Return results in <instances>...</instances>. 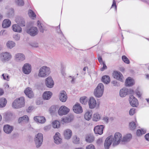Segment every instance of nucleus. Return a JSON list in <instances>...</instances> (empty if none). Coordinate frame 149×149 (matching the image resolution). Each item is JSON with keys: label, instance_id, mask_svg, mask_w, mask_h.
<instances>
[{"label": "nucleus", "instance_id": "2eb2a0df", "mask_svg": "<svg viewBox=\"0 0 149 149\" xmlns=\"http://www.w3.org/2000/svg\"><path fill=\"white\" fill-rule=\"evenodd\" d=\"M15 58L17 61L21 62L23 61L25 59V57L23 54L18 53L15 54Z\"/></svg>", "mask_w": 149, "mask_h": 149}, {"label": "nucleus", "instance_id": "b1692460", "mask_svg": "<svg viewBox=\"0 0 149 149\" xmlns=\"http://www.w3.org/2000/svg\"><path fill=\"white\" fill-rule=\"evenodd\" d=\"M129 93V91L128 88H123L120 91V96L122 97H124L128 95Z\"/></svg>", "mask_w": 149, "mask_h": 149}, {"label": "nucleus", "instance_id": "680f3d73", "mask_svg": "<svg viewBox=\"0 0 149 149\" xmlns=\"http://www.w3.org/2000/svg\"><path fill=\"white\" fill-rule=\"evenodd\" d=\"M13 37L15 40H18L19 39L20 36L18 35H15L13 36Z\"/></svg>", "mask_w": 149, "mask_h": 149}, {"label": "nucleus", "instance_id": "bf43d9fd", "mask_svg": "<svg viewBox=\"0 0 149 149\" xmlns=\"http://www.w3.org/2000/svg\"><path fill=\"white\" fill-rule=\"evenodd\" d=\"M103 120L104 122L107 123L108 122L109 118L107 116H104L103 118Z\"/></svg>", "mask_w": 149, "mask_h": 149}, {"label": "nucleus", "instance_id": "5701e85b", "mask_svg": "<svg viewBox=\"0 0 149 149\" xmlns=\"http://www.w3.org/2000/svg\"><path fill=\"white\" fill-rule=\"evenodd\" d=\"M25 95L29 98H32L34 94L31 88L29 87L27 88L24 91Z\"/></svg>", "mask_w": 149, "mask_h": 149}, {"label": "nucleus", "instance_id": "3c124183", "mask_svg": "<svg viewBox=\"0 0 149 149\" xmlns=\"http://www.w3.org/2000/svg\"><path fill=\"white\" fill-rule=\"evenodd\" d=\"M123 61L126 63L129 64L130 63V61L127 57L125 56H122Z\"/></svg>", "mask_w": 149, "mask_h": 149}, {"label": "nucleus", "instance_id": "c85d7f7f", "mask_svg": "<svg viewBox=\"0 0 149 149\" xmlns=\"http://www.w3.org/2000/svg\"><path fill=\"white\" fill-rule=\"evenodd\" d=\"M29 119L28 116L24 115L19 118L18 119V122L19 123H26L28 122Z\"/></svg>", "mask_w": 149, "mask_h": 149}, {"label": "nucleus", "instance_id": "72a5a7b5", "mask_svg": "<svg viewBox=\"0 0 149 149\" xmlns=\"http://www.w3.org/2000/svg\"><path fill=\"white\" fill-rule=\"evenodd\" d=\"M102 80L103 83L106 84L109 83L110 81V77L109 76L107 75L103 76L102 77Z\"/></svg>", "mask_w": 149, "mask_h": 149}, {"label": "nucleus", "instance_id": "4c0bfd02", "mask_svg": "<svg viewBox=\"0 0 149 149\" xmlns=\"http://www.w3.org/2000/svg\"><path fill=\"white\" fill-rule=\"evenodd\" d=\"M86 140L88 142L91 143L94 140V137L93 135H88L86 136Z\"/></svg>", "mask_w": 149, "mask_h": 149}, {"label": "nucleus", "instance_id": "9b49d317", "mask_svg": "<svg viewBox=\"0 0 149 149\" xmlns=\"http://www.w3.org/2000/svg\"><path fill=\"white\" fill-rule=\"evenodd\" d=\"M63 135L65 139L69 140L70 139L72 136V131L70 129H66L63 131Z\"/></svg>", "mask_w": 149, "mask_h": 149}, {"label": "nucleus", "instance_id": "7ed1b4c3", "mask_svg": "<svg viewBox=\"0 0 149 149\" xmlns=\"http://www.w3.org/2000/svg\"><path fill=\"white\" fill-rule=\"evenodd\" d=\"M50 69L46 66H43L39 69L38 76L40 77H45L50 73Z\"/></svg>", "mask_w": 149, "mask_h": 149}, {"label": "nucleus", "instance_id": "39448f33", "mask_svg": "<svg viewBox=\"0 0 149 149\" xmlns=\"http://www.w3.org/2000/svg\"><path fill=\"white\" fill-rule=\"evenodd\" d=\"M12 57L11 54L8 52H3L0 54V60L3 63L9 61Z\"/></svg>", "mask_w": 149, "mask_h": 149}, {"label": "nucleus", "instance_id": "ea45409f", "mask_svg": "<svg viewBox=\"0 0 149 149\" xmlns=\"http://www.w3.org/2000/svg\"><path fill=\"white\" fill-rule=\"evenodd\" d=\"M52 125L53 128H58L60 125L59 122L57 120H55L52 122Z\"/></svg>", "mask_w": 149, "mask_h": 149}, {"label": "nucleus", "instance_id": "7c9ffc66", "mask_svg": "<svg viewBox=\"0 0 149 149\" xmlns=\"http://www.w3.org/2000/svg\"><path fill=\"white\" fill-rule=\"evenodd\" d=\"M134 80L130 77H128L126 79L125 84L127 86H131L134 84Z\"/></svg>", "mask_w": 149, "mask_h": 149}, {"label": "nucleus", "instance_id": "79ce46f5", "mask_svg": "<svg viewBox=\"0 0 149 149\" xmlns=\"http://www.w3.org/2000/svg\"><path fill=\"white\" fill-rule=\"evenodd\" d=\"M80 102L82 104H86L87 101V99L86 97L84 96L81 97L80 99Z\"/></svg>", "mask_w": 149, "mask_h": 149}, {"label": "nucleus", "instance_id": "37998d69", "mask_svg": "<svg viewBox=\"0 0 149 149\" xmlns=\"http://www.w3.org/2000/svg\"><path fill=\"white\" fill-rule=\"evenodd\" d=\"M146 133V130L144 129L141 130H138L137 131V134L138 136H140L142 134H145Z\"/></svg>", "mask_w": 149, "mask_h": 149}, {"label": "nucleus", "instance_id": "2f4dec72", "mask_svg": "<svg viewBox=\"0 0 149 149\" xmlns=\"http://www.w3.org/2000/svg\"><path fill=\"white\" fill-rule=\"evenodd\" d=\"M92 113L91 111H87L84 114V118L87 120H90L92 118Z\"/></svg>", "mask_w": 149, "mask_h": 149}, {"label": "nucleus", "instance_id": "f03ea898", "mask_svg": "<svg viewBox=\"0 0 149 149\" xmlns=\"http://www.w3.org/2000/svg\"><path fill=\"white\" fill-rule=\"evenodd\" d=\"M24 98L23 97H20L15 100L12 104L13 107L15 109H18L24 106Z\"/></svg>", "mask_w": 149, "mask_h": 149}, {"label": "nucleus", "instance_id": "5fc2aeb1", "mask_svg": "<svg viewBox=\"0 0 149 149\" xmlns=\"http://www.w3.org/2000/svg\"><path fill=\"white\" fill-rule=\"evenodd\" d=\"M86 149H95V146L92 144L87 146Z\"/></svg>", "mask_w": 149, "mask_h": 149}, {"label": "nucleus", "instance_id": "de8ad7c7", "mask_svg": "<svg viewBox=\"0 0 149 149\" xmlns=\"http://www.w3.org/2000/svg\"><path fill=\"white\" fill-rule=\"evenodd\" d=\"M37 26L38 27L40 32L43 33L44 32V29L42 27V24H41L40 22L38 21L37 22Z\"/></svg>", "mask_w": 149, "mask_h": 149}, {"label": "nucleus", "instance_id": "864d4df0", "mask_svg": "<svg viewBox=\"0 0 149 149\" xmlns=\"http://www.w3.org/2000/svg\"><path fill=\"white\" fill-rule=\"evenodd\" d=\"M60 24L58 26L56 27V29L57 32L59 34H60V35L61 36H63V35L62 33V32H61L60 29Z\"/></svg>", "mask_w": 149, "mask_h": 149}, {"label": "nucleus", "instance_id": "f257e3e1", "mask_svg": "<svg viewBox=\"0 0 149 149\" xmlns=\"http://www.w3.org/2000/svg\"><path fill=\"white\" fill-rule=\"evenodd\" d=\"M104 87L102 83L99 84L94 91V94L95 97H100L102 96L103 93Z\"/></svg>", "mask_w": 149, "mask_h": 149}, {"label": "nucleus", "instance_id": "8fccbe9b", "mask_svg": "<svg viewBox=\"0 0 149 149\" xmlns=\"http://www.w3.org/2000/svg\"><path fill=\"white\" fill-rule=\"evenodd\" d=\"M3 79L7 81H9L10 79V77L7 74H3L2 75Z\"/></svg>", "mask_w": 149, "mask_h": 149}, {"label": "nucleus", "instance_id": "338daca9", "mask_svg": "<svg viewBox=\"0 0 149 149\" xmlns=\"http://www.w3.org/2000/svg\"><path fill=\"white\" fill-rule=\"evenodd\" d=\"M145 137L147 140L149 141V133L146 134L145 135Z\"/></svg>", "mask_w": 149, "mask_h": 149}, {"label": "nucleus", "instance_id": "603ef678", "mask_svg": "<svg viewBox=\"0 0 149 149\" xmlns=\"http://www.w3.org/2000/svg\"><path fill=\"white\" fill-rule=\"evenodd\" d=\"M135 109L132 108L129 111V114L130 116L133 115L135 113Z\"/></svg>", "mask_w": 149, "mask_h": 149}, {"label": "nucleus", "instance_id": "6ab92c4d", "mask_svg": "<svg viewBox=\"0 0 149 149\" xmlns=\"http://www.w3.org/2000/svg\"><path fill=\"white\" fill-rule=\"evenodd\" d=\"M114 78L120 81H123V77L122 74L120 72L114 71L113 73Z\"/></svg>", "mask_w": 149, "mask_h": 149}, {"label": "nucleus", "instance_id": "69168bd1", "mask_svg": "<svg viewBox=\"0 0 149 149\" xmlns=\"http://www.w3.org/2000/svg\"><path fill=\"white\" fill-rule=\"evenodd\" d=\"M98 59L99 62L100 63L102 64L104 62L103 61L102 58L101 56H99L98 58Z\"/></svg>", "mask_w": 149, "mask_h": 149}, {"label": "nucleus", "instance_id": "58836bf2", "mask_svg": "<svg viewBox=\"0 0 149 149\" xmlns=\"http://www.w3.org/2000/svg\"><path fill=\"white\" fill-rule=\"evenodd\" d=\"M28 15L29 17L31 18L34 19L36 17V15L35 13L31 10H29L28 11Z\"/></svg>", "mask_w": 149, "mask_h": 149}, {"label": "nucleus", "instance_id": "f3484780", "mask_svg": "<svg viewBox=\"0 0 149 149\" xmlns=\"http://www.w3.org/2000/svg\"><path fill=\"white\" fill-rule=\"evenodd\" d=\"M104 126L103 125H97L95 126L94 128V130L95 133L101 135L103 133V130Z\"/></svg>", "mask_w": 149, "mask_h": 149}, {"label": "nucleus", "instance_id": "9d476101", "mask_svg": "<svg viewBox=\"0 0 149 149\" xmlns=\"http://www.w3.org/2000/svg\"><path fill=\"white\" fill-rule=\"evenodd\" d=\"M74 116L72 114H70L62 118L61 120L63 124L64 123H68L72 121L74 119Z\"/></svg>", "mask_w": 149, "mask_h": 149}, {"label": "nucleus", "instance_id": "aec40b11", "mask_svg": "<svg viewBox=\"0 0 149 149\" xmlns=\"http://www.w3.org/2000/svg\"><path fill=\"white\" fill-rule=\"evenodd\" d=\"M15 21L18 24L21 26H24L25 25V22L23 18L22 17L17 16L15 19Z\"/></svg>", "mask_w": 149, "mask_h": 149}, {"label": "nucleus", "instance_id": "a211bd4d", "mask_svg": "<svg viewBox=\"0 0 149 149\" xmlns=\"http://www.w3.org/2000/svg\"><path fill=\"white\" fill-rule=\"evenodd\" d=\"M74 112L76 113H80L82 112V108L79 103H76L73 107Z\"/></svg>", "mask_w": 149, "mask_h": 149}, {"label": "nucleus", "instance_id": "dca6fc26", "mask_svg": "<svg viewBox=\"0 0 149 149\" xmlns=\"http://www.w3.org/2000/svg\"><path fill=\"white\" fill-rule=\"evenodd\" d=\"M88 104L90 108L93 109L96 106V102L95 98L91 97L88 101Z\"/></svg>", "mask_w": 149, "mask_h": 149}, {"label": "nucleus", "instance_id": "4468645a", "mask_svg": "<svg viewBox=\"0 0 149 149\" xmlns=\"http://www.w3.org/2000/svg\"><path fill=\"white\" fill-rule=\"evenodd\" d=\"M45 84L48 88H52L54 86V82L52 78L49 77L46 79Z\"/></svg>", "mask_w": 149, "mask_h": 149}, {"label": "nucleus", "instance_id": "bb28decb", "mask_svg": "<svg viewBox=\"0 0 149 149\" xmlns=\"http://www.w3.org/2000/svg\"><path fill=\"white\" fill-rule=\"evenodd\" d=\"M18 24H14L12 26V29L14 31L19 33L22 31V28Z\"/></svg>", "mask_w": 149, "mask_h": 149}, {"label": "nucleus", "instance_id": "20e7f679", "mask_svg": "<svg viewBox=\"0 0 149 149\" xmlns=\"http://www.w3.org/2000/svg\"><path fill=\"white\" fill-rule=\"evenodd\" d=\"M43 139V135L41 133H38L35 136L34 141L37 148L39 147L42 145Z\"/></svg>", "mask_w": 149, "mask_h": 149}, {"label": "nucleus", "instance_id": "774afa93", "mask_svg": "<svg viewBox=\"0 0 149 149\" xmlns=\"http://www.w3.org/2000/svg\"><path fill=\"white\" fill-rule=\"evenodd\" d=\"M71 77V78L72 79V80L71 81V83H74L75 80V78H74V77Z\"/></svg>", "mask_w": 149, "mask_h": 149}, {"label": "nucleus", "instance_id": "a878e982", "mask_svg": "<svg viewBox=\"0 0 149 149\" xmlns=\"http://www.w3.org/2000/svg\"><path fill=\"white\" fill-rule=\"evenodd\" d=\"M13 128L12 126L9 125H6L4 126L3 130L7 134L11 133L13 130Z\"/></svg>", "mask_w": 149, "mask_h": 149}, {"label": "nucleus", "instance_id": "0e129e2a", "mask_svg": "<svg viewBox=\"0 0 149 149\" xmlns=\"http://www.w3.org/2000/svg\"><path fill=\"white\" fill-rule=\"evenodd\" d=\"M102 64L103 65V67L101 68L100 70L102 71H103L105 69H106L107 68V67L104 63Z\"/></svg>", "mask_w": 149, "mask_h": 149}, {"label": "nucleus", "instance_id": "f8f14e48", "mask_svg": "<svg viewBox=\"0 0 149 149\" xmlns=\"http://www.w3.org/2000/svg\"><path fill=\"white\" fill-rule=\"evenodd\" d=\"M23 73L25 74H29L31 72V66L29 63L25 64L22 68Z\"/></svg>", "mask_w": 149, "mask_h": 149}, {"label": "nucleus", "instance_id": "0eeeda50", "mask_svg": "<svg viewBox=\"0 0 149 149\" xmlns=\"http://www.w3.org/2000/svg\"><path fill=\"white\" fill-rule=\"evenodd\" d=\"M26 32L31 36H34L38 34V31L36 27L32 26L28 29L26 30Z\"/></svg>", "mask_w": 149, "mask_h": 149}, {"label": "nucleus", "instance_id": "09e8293b", "mask_svg": "<svg viewBox=\"0 0 149 149\" xmlns=\"http://www.w3.org/2000/svg\"><path fill=\"white\" fill-rule=\"evenodd\" d=\"M13 10L11 9L9 10V12L7 13L6 15L7 17H10L13 15Z\"/></svg>", "mask_w": 149, "mask_h": 149}, {"label": "nucleus", "instance_id": "ddd939ff", "mask_svg": "<svg viewBox=\"0 0 149 149\" xmlns=\"http://www.w3.org/2000/svg\"><path fill=\"white\" fill-rule=\"evenodd\" d=\"M129 101L130 105L133 107H137L139 103L137 100L132 95L130 96Z\"/></svg>", "mask_w": 149, "mask_h": 149}, {"label": "nucleus", "instance_id": "423d86ee", "mask_svg": "<svg viewBox=\"0 0 149 149\" xmlns=\"http://www.w3.org/2000/svg\"><path fill=\"white\" fill-rule=\"evenodd\" d=\"M122 135L120 133L118 132L116 133L114 136L113 137V146H115L118 145L121 141H122Z\"/></svg>", "mask_w": 149, "mask_h": 149}, {"label": "nucleus", "instance_id": "c756f323", "mask_svg": "<svg viewBox=\"0 0 149 149\" xmlns=\"http://www.w3.org/2000/svg\"><path fill=\"white\" fill-rule=\"evenodd\" d=\"M11 24L10 21L8 19H5L2 23V27L3 28H7L9 27Z\"/></svg>", "mask_w": 149, "mask_h": 149}, {"label": "nucleus", "instance_id": "13d9d810", "mask_svg": "<svg viewBox=\"0 0 149 149\" xmlns=\"http://www.w3.org/2000/svg\"><path fill=\"white\" fill-rule=\"evenodd\" d=\"M51 128V126L49 125L44 127V129L45 131H48L50 130Z\"/></svg>", "mask_w": 149, "mask_h": 149}, {"label": "nucleus", "instance_id": "4d7b16f0", "mask_svg": "<svg viewBox=\"0 0 149 149\" xmlns=\"http://www.w3.org/2000/svg\"><path fill=\"white\" fill-rule=\"evenodd\" d=\"M102 142V139L101 138L99 139L96 141V143L98 145L101 144Z\"/></svg>", "mask_w": 149, "mask_h": 149}, {"label": "nucleus", "instance_id": "1a4fd4ad", "mask_svg": "<svg viewBox=\"0 0 149 149\" xmlns=\"http://www.w3.org/2000/svg\"><path fill=\"white\" fill-rule=\"evenodd\" d=\"M113 136L111 135L107 137L106 139L104 144L105 149H109L111 143H113Z\"/></svg>", "mask_w": 149, "mask_h": 149}, {"label": "nucleus", "instance_id": "a18cd8bd", "mask_svg": "<svg viewBox=\"0 0 149 149\" xmlns=\"http://www.w3.org/2000/svg\"><path fill=\"white\" fill-rule=\"evenodd\" d=\"M129 126L130 129L132 130H134L136 127V125L134 122H132L130 123Z\"/></svg>", "mask_w": 149, "mask_h": 149}, {"label": "nucleus", "instance_id": "e2e57ef3", "mask_svg": "<svg viewBox=\"0 0 149 149\" xmlns=\"http://www.w3.org/2000/svg\"><path fill=\"white\" fill-rule=\"evenodd\" d=\"M113 7H115V9H116V2L115 0H113V3L112 5L111 8H113Z\"/></svg>", "mask_w": 149, "mask_h": 149}, {"label": "nucleus", "instance_id": "393cba45", "mask_svg": "<svg viewBox=\"0 0 149 149\" xmlns=\"http://www.w3.org/2000/svg\"><path fill=\"white\" fill-rule=\"evenodd\" d=\"M34 120L36 122L40 123L43 124L46 121L45 118L43 116H36L34 118Z\"/></svg>", "mask_w": 149, "mask_h": 149}, {"label": "nucleus", "instance_id": "6e6552de", "mask_svg": "<svg viewBox=\"0 0 149 149\" xmlns=\"http://www.w3.org/2000/svg\"><path fill=\"white\" fill-rule=\"evenodd\" d=\"M70 111V109L65 106H62L59 108L58 113L60 116H63L67 114Z\"/></svg>", "mask_w": 149, "mask_h": 149}, {"label": "nucleus", "instance_id": "412c9836", "mask_svg": "<svg viewBox=\"0 0 149 149\" xmlns=\"http://www.w3.org/2000/svg\"><path fill=\"white\" fill-rule=\"evenodd\" d=\"M54 142L57 144H59L62 142L60 134L59 132L56 133L54 136Z\"/></svg>", "mask_w": 149, "mask_h": 149}, {"label": "nucleus", "instance_id": "cd10ccee", "mask_svg": "<svg viewBox=\"0 0 149 149\" xmlns=\"http://www.w3.org/2000/svg\"><path fill=\"white\" fill-rule=\"evenodd\" d=\"M52 95V93L50 91H45L43 94V98L45 100H49Z\"/></svg>", "mask_w": 149, "mask_h": 149}, {"label": "nucleus", "instance_id": "f704fd0d", "mask_svg": "<svg viewBox=\"0 0 149 149\" xmlns=\"http://www.w3.org/2000/svg\"><path fill=\"white\" fill-rule=\"evenodd\" d=\"M132 135L130 134H127L124 136L122 139V141L125 142L129 141L132 138Z\"/></svg>", "mask_w": 149, "mask_h": 149}, {"label": "nucleus", "instance_id": "c9c22d12", "mask_svg": "<svg viewBox=\"0 0 149 149\" xmlns=\"http://www.w3.org/2000/svg\"><path fill=\"white\" fill-rule=\"evenodd\" d=\"M100 116L98 113H95L93 116L92 119L93 120L95 121H99L100 119Z\"/></svg>", "mask_w": 149, "mask_h": 149}, {"label": "nucleus", "instance_id": "49530a36", "mask_svg": "<svg viewBox=\"0 0 149 149\" xmlns=\"http://www.w3.org/2000/svg\"><path fill=\"white\" fill-rule=\"evenodd\" d=\"M15 2L19 6H22L24 4L23 0H15Z\"/></svg>", "mask_w": 149, "mask_h": 149}, {"label": "nucleus", "instance_id": "c03bdc74", "mask_svg": "<svg viewBox=\"0 0 149 149\" xmlns=\"http://www.w3.org/2000/svg\"><path fill=\"white\" fill-rule=\"evenodd\" d=\"M73 142L76 144L79 143V139L76 136H74L73 138Z\"/></svg>", "mask_w": 149, "mask_h": 149}, {"label": "nucleus", "instance_id": "e433bc0d", "mask_svg": "<svg viewBox=\"0 0 149 149\" xmlns=\"http://www.w3.org/2000/svg\"><path fill=\"white\" fill-rule=\"evenodd\" d=\"M7 103V101L5 98L2 97L0 98V107H4Z\"/></svg>", "mask_w": 149, "mask_h": 149}, {"label": "nucleus", "instance_id": "473e14b6", "mask_svg": "<svg viewBox=\"0 0 149 149\" xmlns=\"http://www.w3.org/2000/svg\"><path fill=\"white\" fill-rule=\"evenodd\" d=\"M15 42L11 40L8 41L6 44V45L7 48L10 49L12 48L15 46Z\"/></svg>", "mask_w": 149, "mask_h": 149}, {"label": "nucleus", "instance_id": "4be33fe9", "mask_svg": "<svg viewBox=\"0 0 149 149\" xmlns=\"http://www.w3.org/2000/svg\"><path fill=\"white\" fill-rule=\"evenodd\" d=\"M67 98L65 92L64 91H61L59 95L60 100L63 102H65L66 101Z\"/></svg>", "mask_w": 149, "mask_h": 149}, {"label": "nucleus", "instance_id": "6e6d98bb", "mask_svg": "<svg viewBox=\"0 0 149 149\" xmlns=\"http://www.w3.org/2000/svg\"><path fill=\"white\" fill-rule=\"evenodd\" d=\"M135 93L139 97H140L141 96L142 94V91H139L138 90H136L135 91Z\"/></svg>", "mask_w": 149, "mask_h": 149}, {"label": "nucleus", "instance_id": "052dcab7", "mask_svg": "<svg viewBox=\"0 0 149 149\" xmlns=\"http://www.w3.org/2000/svg\"><path fill=\"white\" fill-rule=\"evenodd\" d=\"M111 83L115 86H120L119 84L116 81H112Z\"/></svg>", "mask_w": 149, "mask_h": 149}, {"label": "nucleus", "instance_id": "a19ab883", "mask_svg": "<svg viewBox=\"0 0 149 149\" xmlns=\"http://www.w3.org/2000/svg\"><path fill=\"white\" fill-rule=\"evenodd\" d=\"M4 116L7 120H9L12 117L13 114L11 112H7L5 113Z\"/></svg>", "mask_w": 149, "mask_h": 149}]
</instances>
